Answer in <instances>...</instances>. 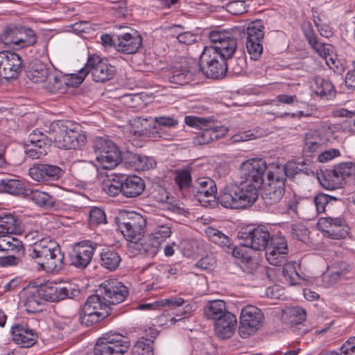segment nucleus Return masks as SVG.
<instances>
[{
  "label": "nucleus",
  "instance_id": "obj_1",
  "mask_svg": "<svg viewBox=\"0 0 355 355\" xmlns=\"http://www.w3.org/2000/svg\"><path fill=\"white\" fill-rule=\"evenodd\" d=\"M90 324H96L109 315L107 306L125 300L128 291L121 282L106 280L90 284Z\"/></svg>",
  "mask_w": 355,
  "mask_h": 355
},
{
  "label": "nucleus",
  "instance_id": "obj_2",
  "mask_svg": "<svg viewBox=\"0 0 355 355\" xmlns=\"http://www.w3.org/2000/svg\"><path fill=\"white\" fill-rule=\"evenodd\" d=\"M27 255L46 272H58L62 268L64 254L50 236L35 241L27 250Z\"/></svg>",
  "mask_w": 355,
  "mask_h": 355
},
{
  "label": "nucleus",
  "instance_id": "obj_3",
  "mask_svg": "<svg viewBox=\"0 0 355 355\" xmlns=\"http://www.w3.org/2000/svg\"><path fill=\"white\" fill-rule=\"evenodd\" d=\"M254 190H248L243 184L234 183L225 187L220 192L218 202L229 209H245L251 207L257 200Z\"/></svg>",
  "mask_w": 355,
  "mask_h": 355
},
{
  "label": "nucleus",
  "instance_id": "obj_4",
  "mask_svg": "<svg viewBox=\"0 0 355 355\" xmlns=\"http://www.w3.org/2000/svg\"><path fill=\"white\" fill-rule=\"evenodd\" d=\"M184 123L189 126L201 130L193 138V144L196 146L208 144L222 138L227 132V129L224 126H214L210 117L187 116L184 118Z\"/></svg>",
  "mask_w": 355,
  "mask_h": 355
},
{
  "label": "nucleus",
  "instance_id": "obj_5",
  "mask_svg": "<svg viewBox=\"0 0 355 355\" xmlns=\"http://www.w3.org/2000/svg\"><path fill=\"white\" fill-rule=\"evenodd\" d=\"M96 155L93 164L98 169H112L122 161V153L119 147L111 140L98 137L93 142Z\"/></svg>",
  "mask_w": 355,
  "mask_h": 355
},
{
  "label": "nucleus",
  "instance_id": "obj_6",
  "mask_svg": "<svg viewBox=\"0 0 355 355\" xmlns=\"http://www.w3.org/2000/svg\"><path fill=\"white\" fill-rule=\"evenodd\" d=\"M52 136L59 148L72 149L85 144L86 136L80 134L79 125L71 121H62L53 128Z\"/></svg>",
  "mask_w": 355,
  "mask_h": 355
},
{
  "label": "nucleus",
  "instance_id": "obj_7",
  "mask_svg": "<svg viewBox=\"0 0 355 355\" xmlns=\"http://www.w3.org/2000/svg\"><path fill=\"white\" fill-rule=\"evenodd\" d=\"M267 171V164L263 159H251L242 163L240 166V183L248 190H254V196H258V189L263 182V175Z\"/></svg>",
  "mask_w": 355,
  "mask_h": 355
},
{
  "label": "nucleus",
  "instance_id": "obj_8",
  "mask_svg": "<svg viewBox=\"0 0 355 355\" xmlns=\"http://www.w3.org/2000/svg\"><path fill=\"white\" fill-rule=\"evenodd\" d=\"M116 222L122 234L132 243H137L144 236L146 220L135 212L121 211Z\"/></svg>",
  "mask_w": 355,
  "mask_h": 355
},
{
  "label": "nucleus",
  "instance_id": "obj_9",
  "mask_svg": "<svg viewBox=\"0 0 355 355\" xmlns=\"http://www.w3.org/2000/svg\"><path fill=\"white\" fill-rule=\"evenodd\" d=\"M227 60L220 58L215 49L205 47L200 56L199 66L203 74L211 79L223 78L227 70Z\"/></svg>",
  "mask_w": 355,
  "mask_h": 355
},
{
  "label": "nucleus",
  "instance_id": "obj_10",
  "mask_svg": "<svg viewBox=\"0 0 355 355\" xmlns=\"http://www.w3.org/2000/svg\"><path fill=\"white\" fill-rule=\"evenodd\" d=\"M350 178H355V163L349 162L340 163L318 176L320 184L329 190L342 187L346 179Z\"/></svg>",
  "mask_w": 355,
  "mask_h": 355
},
{
  "label": "nucleus",
  "instance_id": "obj_11",
  "mask_svg": "<svg viewBox=\"0 0 355 355\" xmlns=\"http://www.w3.org/2000/svg\"><path fill=\"white\" fill-rule=\"evenodd\" d=\"M130 347L126 336L116 333H107L98 338L94 347V355H122Z\"/></svg>",
  "mask_w": 355,
  "mask_h": 355
},
{
  "label": "nucleus",
  "instance_id": "obj_12",
  "mask_svg": "<svg viewBox=\"0 0 355 355\" xmlns=\"http://www.w3.org/2000/svg\"><path fill=\"white\" fill-rule=\"evenodd\" d=\"M263 320V314L257 306L248 305L241 311L239 334L246 338L254 334L259 328Z\"/></svg>",
  "mask_w": 355,
  "mask_h": 355
},
{
  "label": "nucleus",
  "instance_id": "obj_13",
  "mask_svg": "<svg viewBox=\"0 0 355 355\" xmlns=\"http://www.w3.org/2000/svg\"><path fill=\"white\" fill-rule=\"evenodd\" d=\"M270 237L271 235L265 226L245 230L238 234V238L242 241L241 245L257 251L266 250Z\"/></svg>",
  "mask_w": 355,
  "mask_h": 355
},
{
  "label": "nucleus",
  "instance_id": "obj_14",
  "mask_svg": "<svg viewBox=\"0 0 355 355\" xmlns=\"http://www.w3.org/2000/svg\"><path fill=\"white\" fill-rule=\"evenodd\" d=\"M23 67V60L17 53L12 51L0 52V80L17 78Z\"/></svg>",
  "mask_w": 355,
  "mask_h": 355
},
{
  "label": "nucleus",
  "instance_id": "obj_15",
  "mask_svg": "<svg viewBox=\"0 0 355 355\" xmlns=\"http://www.w3.org/2000/svg\"><path fill=\"white\" fill-rule=\"evenodd\" d=\"M288 254V243L285 237L280 235L271 236L266 248V257L273 266H280Z\"/></svg>",
  "mask_w": 355,
  "mask_h": 355
},
{
  "label": "nucleus",
  "instance_id": "obj_16",
  "mask_svg": "<svg viewBox=\"0 0 355 355\" xmlns=\"http://www.w3.org/2000/svg\"><path fill=\"white\" fill-rule=\"evenodd\" d=\"M171 233V227L168 223L156 227L145 242L141 243L144 252L149 257L156 255L162 243L170 237Z\"/></svg>",
  "mask_w": 355,
  "mask_h": 355
},
{
  "label": "nucleus",
  "instance_id": "obj_17",
  "mask_svg": "<svg viewBox=\"0 0 355 355\" xmlns=\"http://www.w3.org/2000/svg\"><path fill=\"white\" fill-rule=\"evenodd\" d=\"M193 193L198 200L203 206L211 205V202H214L217 187L215 182L208 178H199L196 180V186L193 188Z\"/></svg>",
  "mask_w": 355,
  "mask_h": 355
},
{
  "label": "nucleus",
  "instance_id": "obj_18",
  "mask_svg": "<svg viewBox=\"0 0 355 355\" xmlns=\"http://www.w3.org/2000/svg\"><path fill=\"white\" fill-rule=\"evenodd\" d=\"M116 72L115 67L105 59L96 55H90V73L95 82L104 83L112 79Z\"/></svg>",
  "mask_w": 355,
  "mask_h": 355
},
{
  "label": "nucleus",
  "instance_id": "obj_19",
  "mask_svg": "<svg viewBox=\"0 0 355 355\" xmlns=\"http://www.w3.org/2000/svg\"><path fill=\"white\" fill-rule=\"evenodd\" d=\"M328 140L317 130H309L304 136L303 155L314 157L326 147Z\"/></svg>",
  "mask_w": 355,
  "mask_h": 355
},
{
  "label": "nucleus",
  "instance_id": "obj_20",
  "mask_svg": "<svg viewBox=\"0 0 355 355\" xmlns=\"http://www.w3.org/2000/svg\"><path fill=\"white\" fill-rule=\"evenodd\" d=\"M62 173V170L59 166L46 164H35L28 171L31 178L37 182L58 180Z\"/></svg>",
  "mask_w": 355,
  "mask_h": 355
},
{
  "label": "nucleus",
  "instance_id": "obj_21",
  "mask_svg": "<svg viewBox=\"0 0 355 355\" xmlns=\"http://www.w3.org/2000/svg\"><path fill=\"white\" fill-rule=\"evenodd\" d=\"M142 43L140 35L136 31L117 35V44L115 49L124 54H133L137 52Z\"/></svg>",
  "mask_w": 355,
  "mask_h": 355
},
{
  "label": "nucleus",
  "instance_id": "obj_22",
  "mask_svg": "<svg viewBox=\"0 0 355 355\" xmlns=\"http://www.w3.org/2000/svg\"><path fill=\"white\" fill-rule=\"evenodd\" d=\"M11 332L13 341L21 347H30L36 343L37 334L26 324H15Z\"/></svg>",
  "mask_w": 355,
  "mask_h": 355
},
{
  "label": "nucleus",
  "instance_id": "obj_23",
  "mask_svg": "<svg viewBox=\"0 0 355 355\" xmlns=\"http://www.w3.org/2000/svg\"><path fill=\"white\" fill-rule=\"evenodd\" d=\"M303 32L309 44L319 56L326 58L330 55L332 46L320 41L310 23L303 25Z\"/></svg>",
  "mask_w": 355,
  "mask_h": 355
},
{
  "label": "nucleus",
  "instance_id": "obj_24",
  "mask_svg": "<svg viewBox=\"0 0 355 355\" xmlns=\"http://www.w3.org/2000/svg\"><path fill=\"white\" fill-rule=\"evenodd\" d=\"M236 327V318L230 313H226L224 317L215 321L214 331L216 336L221 339L225 340L232 337Z\"/></svg>",
  "mask_w": 355,
  "mask_h": 355
},
{
  "label": "nucleus",
  "instance_id": "obj_25",
  "mask_svg": "<svg viewBox=\"0 0 355 355\" xmlns=\"http://www.w3.org/2000/svg\"><path fill=\"white\" fill-rule=\"evenodd\" d=\"M122 194L126 198H135L140 196L144 189V181L139 176L121 175Z\"/></svg>",
  "mask_w": 355,
  "mask_h": 355
},
{
  "label": "nucleus",
  "instance_id": "obj_26",
  "mask_svg": "<svg viewBox=\"0 0 355 355\" xmlns=\"http://www.w3.org/2000/svg\"><path fill=\"white\" fill-rule=\"evenodd\" d=\"M70 258L73 266L85 269L89 264V241L85 240L76 243L70 254Z\"/></svg>",
  "mask_w": 355,
  "mask_h": 355
},
{
  "label": "nucleus",
  "instance_id": "obj_27",
  "mask_svg": "<svg viewBox=\"0 0 355 355\" xmlns=\"http://www.w3.org/2000/svg\"><path fill=\"white\" fill-rule=\"evenodd\" d=\"M38 291L42 299L46 301L58 302L67 297V288L61 287L60 284L54 282L45 284Z\"/></svg>",
  "mask_w": 355,
  "mask_h": 355
},
{
  "label": "nucleus",
  "instance_id": "obj_28",
  "mask_svg": "<svg viewBox=\"0 0 355 355\" xmlns=\"http://www.w3.org/2000/svg\"><path fill=\"white\" fill-rule=\"evenodd\" d=\"M125 163L135 171H146L153 168L156 162L153 157L139 154L128 153L124 157Z\"/></svg>",
  "mask_w": 355,
  "mask_h": 355
},
{
  "label": "nucleus",
  "instance_id": "obj_29",
  "mask_svg": "<svg viewBox=\"0 0 355 355\" xmlns=\"http://www.w3.org/2000/svg\"><path fill=\"white\" fill-rule=\"evenodd\" d=\"M226 313H230L226 309V303L223 300H211L207 302L204 314L207 319L217 320L224 317Z\"/></svg>",
  "mask_w": 355,
  "mask_h": 355
},
{
  "label": "nucleus",
  "instance_id": "obj_30",
  "mask_svg": "<svg viewBox=\"0 0 355 355\" xmlns=\"http://www.w3.org/2000/svg\"><path fill=\"white\" fill-rule=\"evenodd\" d=\"M345 221L340 218L322 217L319 219L318 226L322 231L328 234L333 239H338L343 236L342 232H336V229L341 227Z\"/></svg>",
  "mask_w": 355,
  "mask_h": 355
},
{
  "label": "nucleus",
  "instance_id": "obj_31",
  "mask_svg": "<svg viewBox=\"0 0 355 355\" xmlns=\"http://www.w3.org/2000/svg\"><path fill=\"white\" fill-rule=\"evenodd\" d=\"M209 47L215 49L221 58L227 60L231 58L234 53H236L237 42L235 38L227 35L223 41L220 42L219 45L209 46Z\"/></svg>",
  "mask_w": 355,
  "mask_h": 355
},
{
  "label": "nucleus",
  "instance_id": "obj_32",
  "mask_svg": "<svg viewBox=\"0 0 355 355\" xmlns=\"http://www.w3.org/2000/svg\"><path fill=\"white\" fill-rule=\"evenodd\" d=\"M285 193V188L266 185L264 187L261 197L266 205H273L278 203Z\"/></svg>",
  "mask_w": 355,
  "mask_h": 355
},
{
  "label": "nucleus",
  "instance_id": "obj_33",
  "mask_svg": "<svg viewBox=\"0 0 355 355\" xmlns=\"http://www.w3.org/2000/svg\"><path fill=\"white\" fill-rule=\"evenodd\" d=\"M50 73L45 64L40 61H36L31 64L29 70L27 71V77L33 83H43Z\"/></svg>",
  "mask_w": 355,
  "mask_h": 355
},
{
  "label": "nucleus",
  "instance_id": "obj_34",
  "mask_svg": "<svg viewBox=\"0 0 355 355\" xmlns=\"http://www.w3.org/2000/svg\"><path fill=\"white\" fill-rule=\"evenodd\" d=\"M43 88L51 94H64L66 86L63 78L54 73H50L48 78L43 83Z\"/></svg>",
  "mask_w": 355,
  "mask_h": 355
},
{
  "label": "nucleus",
  "instance_id": "obj_35",
  "mask_svg": "<svg viewBox=\"0 0 355 355\" xmlns=\"http://www.w3.org/2000/svg\"><path fill=\"white\" fill-rule=\"evenodd\" d=\"M0 190L8 193L25 196L27 189L24 188V183L15 179H3L0 181Z\"/></svg>",
  "mask_w": 355,
  "mask_h": 355
},
{
  "label": "nucleus",
  "instance_id": "obj_36",
  "mask_svg": "<svg viewBox=\"0 0 355 355\" xmlns=\"http://www.w3.org/2000/svg\"><path fill=\"white\" fill-rule=\"evenodd\" d=\"M205 233L209 240L225 251L228 252L231 249V241L228 236L217 229L209 227L205 230Z\"/></svg>",
  "mask_w": 355,
  "mask_h": 355
},
{
  "label": "nucleus",
  "instance_id": "obj_37",
  "mask_svg": "<svg viewBox=\"0 0 355 355\" xmlns=\"http://www.w3.org/2000/svg\"><path fill=\"white\" fill-rule=\"evenodd\" d=\"M40 144H30L25 146L26 155L33 159H42L48 153L51 143L40 142Z\"/></svg>",
  "mask_w": 355,
  "mask_h": 355
},
{
  "label": "nucleus",
  "instance_id": "obj_38",
  "mask_svg": "<svg viewBox=\"0 0 355 355\" xmlns=\"http://www.w3.org/2000/svg\"><path fill=\"white\" fill-rule=\"evenodd\" d=\"M19 230V224L11 214L0 216V234H16Z\"/></svg>",
  "mask_w": 355,
  "mask_h": 355
},
{
  "label": "nucleus",
  "instance_id": "obj_39",
  "mask_svg": "<svg viewBox=\"0 0 355 355\" xmlns=\"http://www.w3.org/2000/svg\"><path fill=\"white\" fill-rule=\"evenodd\" d=\"M24 197L32 200L40 207H52L54 204L53 198L49 193L39 190L27 189Z\"/></svg>",
  "mask_w": 355,
  "mask_h": 355
},
{
  "label": "nucleus",
  "instance_id": "obj_40",
  "mask_svg": "<svg viewBox=\"0 0 355 355\" xmlns=\"http://www.w3.org/2000/svg\"><path fill=\"white\" fill-rule=\"evenodd\" d=\"M102 266L110 271L115 270L121 261L120 255L114 251L99 252Z\"/></svg>",
  "mask_w": 355,
  "mask_h": 355
},
{
  "label": "nucleus",
  "instance_id": "obj_41",
  "mask_svg": "<svg viewBox=\"0 0 355 355\" xmlns=\"http://www.w3.org/2000/svg\"><path fill=\"white\" fill-rule=\"evenodd\" d=\"M22 26H17L15 24H10L6 26L1 34V41L6 44H14L19 45V37L21 34Z\"/></svg>",
  "mask_w": 355,
  "mask_h": 355
},
{
  "label": "nucleus",
  "instance_id": "obj_42",
  "mask_svg": "<svg viewBox=\"0 0 355 355\" xmlns=\"http://www.w3.org/2000/svg\"><path fill=\"white\" fill-rule=\"evenodd\" d=\"M154 340L141 338L133 346L132 355H155Z\"/></svg>",
  "mask_w": 355,
  "mask_h": 355
},
{
  "label": "nucleus",
  "instance_id": "obj_43",
  "mask_svg": "<svg viewBox=\"0 0 355 355\" xmlns=\"http://www.w3.org/2000/svg\"><path fill=\"white\" fill-rule=\"evenodd\" d=\"M11 234H0V250L1 251H12L15 249L17 252L24 249L21 242L17 239L10 236Z\"/></svg>",
  "mask_w": 355,
  "mask_h": 355
},
{
  "label": "nucleus",
  "instance_id": "obj_44",
  "mask_svg": "<svg viewBox=\"0 0 355 355\" xmlns=\"http://www.w3.org/2000/svg\"><path fill=\"white\" fill-rule=\"evenodd\" d=\"M43 299L37 291L28 296L24 302V306L28 313H35L42 311Z\"/></svg>",
  "mask_w": 355,
  "mask_h": 355
},
{
  "label": "nucleus",
  "instance_id": "obj_45",
  "mask_svg": "<svg viewBox=\"0 0 355 355\" xmlns=\"http://www.w3.org/2000/svg\"><path fill=\"white\" fill-rule=\"evenodd\" d=\"M191 78L192 73L189 70L182 68L173 69L168 76L170 83L179 85H183L189 83Z\"/></svg>",
  "mask_w": 355,
  "mask_h": 355
},
{
  "label": "nucleus",
  "instance_id": "obj_46",
  "mask_svg": "<svg viewBox=\"0 0 355 355\" xmlns=\"http://www.w3.org/2000/svg\"><path fill=\"white\" fill-rule=\"evenodd\" d=\"M263 29L264 26L260 21L250 23L246 29V41L263 42L264 37Z\"/></svg>",
  "mask_w": 355,
  "mask_h": 355
},
{
  "label": "nucleus",
  "instance_id": "obj_47",
  "mask_svg": "<svg viewBox=\"0 0 355 355\" xmlns=\"http://www.w3.org/2000/svg\"><path fill=\"white\" fill-rule=\"evenodd\" d=\"M338 199L336 197L324 194L319 193L314 198V203L316 211L318 214L325 212L327 209H331L332 202L337 201Z\"/></svg>",
  "mask_w": 355,
  "mask_h": 355
},
{
  "label": "nucleus",
  "instance_id": "obj_48",
  "mask_svg": "<svg viewBox=\"0 0 355 355\" xmlns=\"http://www.w3.org/2000/svg\"><path fill=\"white\" fill-rule=\"evenodd\" d=\"M107 223L105 209L101 207H90V227Z\"/></svg>",
  "mask_w": 355,
  "mask_h": 355
},
{
  "label": "nucleus",
  "instance_id": "obj_49",
  "mask_svg": "<svg viewBox=\"0 0 355 355\" xmlns=\"http://www.w3.org/2000/svg\"><path fill=\"white\" fill-rule=\"evenodd\" d=\"M89 65V58L87 59V63L85 64V68L80 70L78 73H71L67 76L65 78H63L66 87L67 86L76 87L80 83H83L86 76L89 73V70L87 67Z\"/></svg>",
  "mask_w": 355,
  "mask_h": 355
},
{
  "label": "nucleus",
  "instance_id": "obj_50",
  "mask_svg": "<svg viewBox=\"0 0 355 355\" xmlns=\"http://www.w3.org/2000/svg\"><path fill=\"white\" fill-rule=\"evenodd\" d=\"M123 183L121 181V175L118 180L113 178L104 181L103 184V190L110 196H116L119 193H122Z\"/></svg>",
  "mask_w": 355,
  "mask_h": 355
},
{
  "label": "nucleus",
  "instance_id": "obj_51",
  "mask_svg": "<svg viewBox=\"0 0 355 355\" xmlns=\"http://www.w3.org/2000/svg\"><path fill=\"white\" fill-rule=\"evenodd\" d=\"M19 45L33 46L37 42V35L33 30L29 28L22 27L19 37Z\"/></svg>",
  "mask_w": 355,
  "mask_h": 355
},
{
  "label": "nucleus",
  "instance_id": "obj_52",
  "mask_svg": "<svg viewBox=\"0 0 355 355\" xmlns=\"http://www.w3.org/2000/svg\"><path fill=\"white\" fill-rule=\"evenodd\" d=\"M315 92L318 95L321 96H326L327 94H330L333 91L334 85L327 80L318 77L315 78Z\"/></svg>",
  "mask_w": 355,
  "mask_h": 355
},
{
  "label": "nucleus",
  "instance_id": "obj_53",
  "mask_svg": "<svg viewBox=\"0 0 355 355\" xmlns=\"http://www.w3.org/2000/svg\"><path fill=\"white\" fill-rule=\"evenodd\" d=\"M246 49L252 59L257 60L263 52L262 42L246 41Z\"/></svg>",
  "mask_w": 355,
  "mask_h": 355
},
{
  "label": "nucleus",
  "instance_id": "obj_54",
  "mask_svg": "<svg viewBox=\"0 0 355 355\" xmlns=\"http://www.w3.org/2000/svg\"><path fill=\"white\" fill-rule=\"evenodd\" d=\"M227 10L234 15H242L247 12L245 1L236 0L230 1L226 5Z\"/></svg>",
  "mask_w": 355,
  "mask_h": 355
},
{
  "label": "nucleus",
  "instance_id": "obj_55",
  "mask_svg": "<svg viewBox=\"0 0 355 355\" xmlns=\"http://www.w3.org/2000/svg\"><path fill=\"white\" fill-rule=\"evenodd\" d=\"M175 182L180 189L189 187L191 182L190 172L187 170L178 171L175 178Z\"/></svg>",
  "mask_w": 355,
  "mask_h": 355
},
{
  "label": "nucleus",
  "instance_id": "obj_56",
  "mask_svg": "<svg viewBox=\"0 0 355 355\" xmlns=\"http://www.w3.org/2000/svg\"><path fill=\"white\" fill-rule=\"evenodd\" d=\"M317 159L320 163L328 162L333 159L338 157L340 155L339 150L336 148H331L329 150H324V148L318 154H316Z\"/></svg>",
  "mask_w": 355,
  "mask_h": 355
},
{
  "label": "nucleus",
  "instance_id": "obj_57",
  "mask_svg": "<svg viewBox=\"0 0 355 355\" xmlns=\"http://www.w3.org/2000/svg\"><path fill=\"white\" fill-rule=\"evenodd\" d=\"M267 178H278L281 179H286L285 171L282 164L272 163L267 166Z\"/></svg>",
  "mask_w": 355,
  "mask_h": 355
},
{
  "label": "nucleus",
  "instance_id": "obj_58",
  "mask_svg": "<svg viewBox=\"0 0 355 355\" xmlns=\"http://www.w3.org/2000/svg\"><path fill=\"white\" fill-rule=\"evenodd\" d=\"M53 136L49 137L43 134L38 130H34L28 136V141L30 144H40V142L44 141V143H52Z\"/></svg>",
  "mask_w": 355,
  "mask_h": 355
},
{
  "label": "nucleus",
  "instance_id": "obj_59",
  "mask_svg": "<svg viewBox=\"0 0 355 355\" xmlns=\"http://www.w3.org/2000/svg\"><path fill=\"white\" fill-rule=\"evenodd\" d=\"M257 262L249 256L243 257L241 260V268L248 274H252L257 268Z\"/></svg>",
  "mask_w": 355,
  "mask_h": 355
},
{
  "label": "nucleus",
  "instance_id": "obj_60",
  "mask_svg": "<svg viewBox=\"0 0 355 355\" xmlns=\"http://www.w3.org/2000/svg\"><path fill=\"white\" fill-rule=\"evenodd\" d=\"M340 355H355V336L346 340L340 349Z\"/></svg>",
  "mask_w": 355,
  "mask_h": 355
},
{
  "label": "nucleus",
  "instance_id": "obj_61",
  "mask_svg": "<svg viewBox=\"0 0 355 355\" xmlns=\"http://www.w3.org/2000/svg\"><path fill=\"white\" fill-rule=\"evenodd\" d=\"M154 121L159 125L168 128L175 127L178 124V119L171 116H156L155 117Z\"/></svg>",
  "mask_w": 355,
  "mask_h": 355
},
{
  "label": "nucleus",
  "instance_id": "obj_62",
  "mask_svg": "<svg viewBox=\"0 0 355 355\" xmlns=\"http://www.w3.org/2000/svg\"><path fill=\"white\" fill-rule=\"evenodd\" d=\"M216 260L212 256H206L202 257L196 263V266L201 270H211L215 265Z\"/></svg>",
  "mask_w": 355,
  "mask_h": 355
},
{
  "label": "nucleus",
  "instance_id": "obj_63",
  "mask_svg": "<svg viewBox=\"0 0 355 355\" xmlns=\"http://www.w3.org/2000/svg\"><path fill=\"white\" fill-rule=\"evenodd\" d=\"M247 63L245 57L241 55L235 60L232 61V68L234 73L239 74L246 68Z\"/></svg>",
  "mask_w": 355,
  "mask_h": 355
},
{
  "label": "nucleus",
  "instance_id": "obj_64",
  "mask_svg": "<svg viewBox=\"0 0 355 355\" xmlns=\"http://www.w3.org/2000/svg\"><path fill=\"white\" fill-rule=\"evenodd\" d=\"M291 318H293V319H291V322L300 324L306 319V312L302 308L295 307L291 310Z\"/></svg>",
  "mask_w": 355,
  "mask_h": 355
}]
</instances>
